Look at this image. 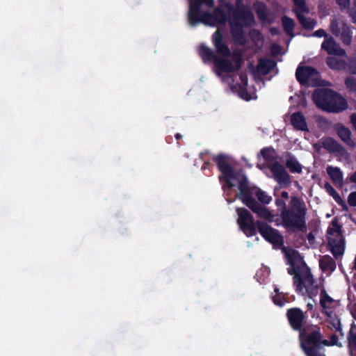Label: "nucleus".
<instances>
[{
	"mask_svg": "<svg viewBox=\"0 0 356 356\" xmlns=\"http://www.w3.org/2000/svg\"><path fill=\"white\" fill-rule=\"evenodd\" d=\"M313 328L314 330L309 333L305 342L302 344V350L306 356H325L321 351L323 346H338V337L333 334L330 336V340L328 341L323 338L318 325Z\"/></svg>",
	"mask_w": 356,
	"mask_h": 356,
	"instance_id": "nucleus-4",
	"label": "nucleus"
},
{
	"mask_svg": "<svg viewBox=\"0 0 356 356\" xmlns=\"http://www.w3.org/2000/svg\"><path fill=\"white\" fill-rule=\"evenodd\" d=\"M330 30L333 35L339 37L340 35L341 28L339 26V22L337 19H333L330 22Z\"/></svg>",
	"mask_w": 356,
	"mask_h": 356,
	"instance_id": "nucleus-42",
	"label": "nucleus"
},
{
	"mask_svg": "<svg viewBox=\"0 0 356 356\" xmlns=\"http://www.w3.org/2000/svg\"><path fill=\"white\" fill-rule=\"evenodd\" d=\"M236 211L238 216L237 223L248 237L254 236L257 229L259 233L267 241L273 244L282 241V236L277 229L261 220H257L255 222L253 216L245 208L237 207Z\"/></svg>",
	"mask_w": 356,
	"mask_h": 356,
	"instance_id": "nucleus-3",
	"label": "nucleus"
},
{
	"mask_svg": "<svg viewBox=\"0 0 356 356\" xmlns=\"http://www.w3.org/2000/svg\"><path fill=\"white\" fill-rule=\"evenodd\" d=\"M291 123L296 130L307 131V124L302 113L298 111L293 113L291 117Z\"/></svg>",
	"mask_w": 356,
	"mask_h": 356,
	"instance_id": "nucleus-22",
	"label": "nucleus"
},
{
	"mask_svg": "<svg viewBox=\"0 0 356 356\" xmlns=\"http://www.w3.org/2000/svg\"><path fill=\"white\" fill-rule=\"evenodd\" d=\"M212 161L216 163L220 172L218 179L222 184V189L224 192H230L235 186L234 181H236L238 182V192L237 193H241V188L243 186L248 188L252 198H254L253 196L255 195L261 204H268L271 202L272 197L270 195L257 186H252L244 173L234 168L228 155L224 153L213 155Z\"/></svg>",
	"mask_w": 356,
	"mask_h": 356,
	"instance_id": "nucleus-1",
	"label": "nucleus"
},
{
	"mask_svg": "<svg viewBox=\"0 0 356 356\" xmlns=\"http://www.w3.org/2000/svg\"><path fill=\"white\" fill-rule=\"evenodd\" d=\"M313 36L317 37V38H322L324 37L325 38H328L327 34L326 33L325 31L323 29H318L317 31H314L313 33Z\"/></svg>",
	"mask_w": 356,
	"mask_h": 356,
	"instance_id": "nucleus-51",
	"label": "nucleus"
},
{
	"mask_svg": "<svg viewBox=\"0 0 356 356\" xmlns=\"http://www.w3.org/2000/svg\"><path fill=\"white\" fill-rule=\"evenodd\" d=\"M270 33L273 35H278L279 34V30L277 28H275V27H273L270 29Z\"/></svg>",
	"mask_w": 356,
	"mask_h": 356,
	"instance_id": "nucleus-58",
	"label": "nucleus"
},
{
	"mask_svg": "<svg viewBox=\"0 0 356 356\" xmlns=\"http://www.w3.org/2000/svg\"><path fill=\"white\" fill-rule=\"evenodd\" d=\"M210 165H211V163L209 161H205L202 166V170H205L207 168H209Z\"/></svg>",
	"mask_w": 356,
	"mask_h": 356,
	"instance_id": "nucleus-60",
	"label": "nucleus"
},
{
	"mask_svg": "<svg viewBox=\"0 0 356 356\" xmlns=\"http://www.w3.org/2000/svg\"><path fill=\"white\" fill-rule=\"evenodd\" d=\"M276 63L270 58H260L257 67V72L262 75H267L275 67Z\"/></svg>",
	"mask_w": 356,
	"mask_h": 356,
	"instance_id": "nucleus-23",
	"label": "nucleus"
},
{
	"mask_svg": "<svg viewBox=\"0 0 356 356\" xmlns=\"http://www.w3.org/2000/svg\"><path fill=\"white\" fill-rule=\"evenodd\" d=\"M294 8L293 11L297 16V13H308L309 12V8L306 4L305 0H293Z\"/></svg>",
	"mask_w": 356,
	"mask_h": 356,
	"instance_id": "nucleus-36",
	"label": "nucleus"
},
{
	"mask_svg": "<svg viewBox=\"0 0 356 356\" xmlns=\"http://www.w3.org/2000/svg\"><path fill=\"white\" fill-rule=\"evenodd\" d=\"M231 33L234 40L240 44L245 42V35L243 30L244 26L240 22L234 23L233 20H230Z\"/></svg>",
	"mask_w": 356,
	"mask_h": 356,
	"instance_id": "nucleus-24",
	"label": "nucleus"
},
{
	"mask_svg": "<svg viewBox=\"0 0 356 356\" xmlns=\"http://www.w3.org/2000/svg\"><path fill=\"white\" fill-rule=\"evenodd\" d=\"M348 346L356 350V325L353 323L348 334Z\"/></svg>",
	"mask_w": 356,
	"mask_h": 356,
	"instance_id": "nucleus-37",
	"label": "nucleus"
},
{
	"mask_svg": "<svg viewBox=\"0 0 356 356\" xmlns=\"http://www.w3.org/2000/svg\"><path fill=\"white\" fill-rule=\"evenodd\" d=\"M323 147L330 152H339L341 145L332 138H327L322 143Z\"/></svg>",
	"mask_w": 356,
	"mask_h": 356,
	"instance_id": "nucleus-35",
	"label": "nucleus"
},
{
	"mask_svg": "<svg viewBox=\"0 0 356 356\" xmlns=\"http://www.w3.org/2000/svg\"><path fill=\"white\" fill-rule=\"evenodd\" d=\"M319 266L323 271H334L336 268V262L329 255H324L319 261Z\"/></svg>",
	"mask_w": 356,
	"mask_h": 356,
	"instance_id": "nucleus-30",
	"label": "nucleus"
},
{
	"mask_svg": "<svg viewBox=\"0 0 356 356\" xmlns=\"http://www.w3.org/2000/svg\"><path fill=\"white\" fill-rule=\"evenodd\" d=\"M280 46L276 44H274L271 47V51L273 54H278L280 51Z\"/></svg>",
	"mask_w": 356,
	"mask_h": 356,
	"instance_id": "nucleus-55",
	"label": "nucleus"
},
{
	"mask_svg": "<svg viewBox=\"0 0 356 356\" xmlns=\"http://www.w3.org/2000/svg\"><path fill=\"white\" fill-rule=\"evenodd\" d=\"M348 15L352 19V22L356 24V0H353L352 8L348 9Z\"/></svg>",
	"mask_w": 356,
	"mask_h": 356,
	"instance_id": "nucleus-46",
	"label": "nucleus"
},
{
	"mask_svg": "<svg viewBox=\"0 0 356 356\" xmlns=\"http://www.w3.org/2000/svg\"><path fill=\"white\" fill-rule=\"evenodd\" d=\"M332 227H330L327 229V234L333 235L336 233L335 236H343L342 234L341 226L339 224L337 218H334L332 221Z\"/></svg>",
	"mask_w": 356,
	"mask_h": 356,
	"instance_id": "nucleus-38",
	"label": "nucleus"
},
{
	"mask_svg": "<svg viewBox=\"0 0 356 356\" xmlns=\"http://www.w3.org/2000/svg\"><path fill=\"white\" fill-rule=\"evenodd\" d=\"M181 137H182V136H181L180 134H179V133H177V134H175V138H176L177 140H179L180 138H181Z\"/></svg>",
	"mask_w": 356,
	"mask_h": 356,
	"instance_id": "nucleus-63",
	"label": "nucleus"
},
{
	"mask_svg": "<svg viewBox=\"0 0 356 356\" xmlns=\"http://www.w3.org/2000/svg\"><path fill=\"white\" fill-rule=\"evenodd\" d=\"M206 25L217 26L224 25L227 19V15L221 7H217L213 13L204 12V19Z\"/></svg>",
	"mask_w": 356,
	"mask_h": 356,
	"instance_id": "nucleus-12",
	"label": "nucleus"
},
{
	"mask_svg": "<svg viewBox=\"0 0 356 356\" xmlns=\"http://www.w3.org/2000/svg\"><path fill=\"white\" fill-rule=\"evenodd\" d=\"M250 195V193L248 188L242 186L241 193H236V197L256 213L258 217L272 222L274 220L275 215L267 207L261 205L254 198H252Z\"/></svg>",
	"mask_w": 356,
	"mask_h": 356,
	"instance_id": "nucleus-6",
	"label": "nucleus"
},
{
	"mask_svg": "<svg viewBox=\"0 0 356 356\" xmlns=\"http://www.w3.org/2000/svg\"><path fill=\"white\" fill-rule=\"evenodd\" d=\"M212 43L216 49L218 56L222 58L232 56V53L228 44L224 41L222 32L218 29L212 35Z\"/></svg>",
	"mask_w": 356,
	"mask_h": 356,
	"instance_id": "nucleus-10",
	"label": "nucleus"
},
{
	"mask_svg": "<svg viewBox=\"0 0 356 356\" xmlns=\"http://www.w3.org/2000/svg\"><path fill=\"white\" fill-rule=\"evenodd\" d=\"M195 3H198L199 6H201L202 4L207 5L209 8H213L214 6V1L213 0H194Z\"/></svg>",
	"mask_w": 356,
	"mask_h": 356,
	"instance_id": "nucleus-48",
	"label": "nucleus"
},
{
	"mask_svg": "<svg viewBox=\"0 0 356 356\" xmlns=\"http://www.w3.org/2000/svg\"><path fill=\"white\" fill-rule=\"evenodd\" d=\"M287 259L288 264L298 268L302 271L301 273H302V275H305L306 269H309L305 262L303 257L296 250H293L291 254H287Z\"/></svg>",
	"mask_w": 356,
	"mask_h": 356,
	"instance_id": "nucleus-19",
	"label": "nucleus"
},
{
	"mask_svg": "<svg viewBox=\"0 0 356 356\" xmlns=\"http://www.w3.org/2000/svg\"><path fill=\"white\" fill-rule=\"evenodd\" d=\"M199 55L204 63L213 61L215 67L220 72L219 60L223 58L216 55L213 50L204 44H201L199 47Z\"/></svg>",
	"mask_w": 356,
	"mask_h": 356,
	"instance_id": "nucleus-15",
	"label": "nucleus"
},
{
	"mask_svg": "<svg viewBox=\"0 0 356 356\" xmlns=\"http://www.w3.org/2000/svg\"><path fill=\"white\" fill-rule=\"evenodd\" d=\"M336 131L337 136L340 138V139L347 145H350L352 143L351 140V131L348 128L342 124H339L336 128Z\"/></svg>",
	"mask_w": 356,
	"mask_h": 356,
	"instance_id": "nucleus-27",
	"label": "nucleus"
},
{
	"mask_svg": "<svg viewBox=\"0 0 356 356\" xmlns=\"http://www.w3.org/2000/svg\"><path fill=\"white\" fill-rule=\"evenodd\" d=\"M275 292L276 293V296H273V300L275 305L282 307L284 305L286 302L285 298L280 293V291L277 288L275 289Z\"/></svg>",
	"mask_w": 356,
	"mask_h": 356,
	"instance_id": "nucleus-41",
	"label": "nucleus"
},
{
	"mask_svg": "<svg viewBox=\"0 0 356 356\" xmlns=\"http://www.w3.org/2000/svg\"><path fill=\"white\" fill-rule=\"evenodd\" d=\"M333 90L329 88L316 89L312 94V99L316 106L324 111H336V108L330 106Z\"/></svg>",
	"mask_w": 356,
	"mask_h": 356,
	"instance_id": "nucleus-8",
	"label": "nucleus"
},
{
	"mask_svg": "<svg viewBox=\"0 0 356 356\" xmlns=\"http://www.w3.org/2000/svg\"><path fill=\"white\" fill-rule=\"evenodd\" d=\"M324 188L327 193L330 195L332 196L334 194L337 193V191L332 187V186L329 182H325L324 185Z\"/></svg>",
	"mask_w": 356,
	"mask_h": 356,
	"instance_id": "nucleus-50",
	"label": "nucleus"
},
{
	"mask_svg": "<svg viewBox=\"0 0 356 356\" xmlns=\"http://www.w3.org/2000/svg\"><path fill=\"white\" fill-rule=\"evenodd\" d=\"M307 238L309 242H312V241L314 240V235L312 234V232H309L307 234Z\"/></svg>",
	"mask_w": 356,
	"mask_h": 356,
	"instance_id": "nucleus-61",
	"label": "nucleus"
},
{
	"mask_svg": "<svg viewBox=\"0 0 356 356\" xmlns=\"http://www.w3.org/2000/svg\"><path fill=\"white\" fill-rule=\"evenodd\" d=\"M282 23L284 32L289 36L293 37V30L295 27V22L293 19L284 15L282 17Z\"/></svg>",
	"mask_w": 356,
	"mask_h": 356,
	"instance_id": "nucleus-34",
	"label": "nucleus"
},
{
	"mask_svg": "<svg viewBox=\"0 0 356 356\" xmlns=\"http://www.w3.org/2000/svg\"><path fill=\"white\" fill-rule=\"evenodd\" d=\"M299 23L305 30H312L317 24V22L311 17H307L302 13H297L296 16Z\"/></svg>",
	"mask_w": 356,
	"mask_h": 356,
	"instance_id": "nucleus-29",
	"label": "nucleus"
},
{
	"mask_svg": "<svg viewBox=\"0 0 356 356\" xmlns=\"http://www.w3.org/2000/svg\"><path fill=\"white\" fill-rule=\"evenodd\" d=\"M345 85L346 88L353 92H356V79L348 76L345 79Z\"/></svg>",
	"mask_w": 356,
	"mask_h": 356,
	"instance_id": "nucleus-43",
	"label": "nucleus"
},
{
	"mask_svg": "<svg viewBox=\"0 0 356 356\" xmlns=\"http://www.w3.org/2000/svg\"><path fill=\"white\" fill-rule=\"evenodd\" d=\"M340 31L341 40L343 44L350 45L352 42V31L349 25L346 23H343Z\"/></svg>",
	"mask_w": 356,
	"mask_h": 356,
	"instance_id": "nucleus-31",
	"label": "nucleus"
},
{
	"mask_svg": "<svg viewBox=\"0 0 356 356\" xmlns=\"http://www.w3.org/2000/svg\"><path fill=\"white\" fill-rule=\"evenodd\" d=\"M239 78L241 81V83H238L237 84L238 86V85L248 86V76L246 74H240Z\"/></svg>",
	"mask_w": 356,
	"mask_h": 356,
	"instance_id": "nucleus-53",
	"label": "nucleus"
},
{
	"mask_svg": "<svg viewBox=\"0 0 356 356\" xmlns=\"http://www.w3.org/2000/svg\"><path fill=\"white\" fill-rule=\"evenodd\" d=\"M337 3L339 6L341 10L348 8L350 0H336Z\"/></svg>",
	"mask_w": 356,
	"mask_h": 356,
	"instance_id": "nucleus-49",
	"label": "nucleus"
},
{
	"mask_svg": "<svg viewBox=\"0 0 356 356\" xmlns=\"http://www.w3.org/2000/svg\"><path fill=\"white\" fill-rule=\"evenodd\" d=\"M238 94L239 96L243 98V99H245L247 101H249L250 99V95H249L248 90H247V86H241L238 85Z\"/></svg>",
	"mask_w": 356,
	"mask_h": 356,
	"instance_id": "nucleus-45",
	"label": "nucleus"
},
{
	"mask_svg": "<svg viewBox=\"0 0 356 356\" xmlns=\"http://www.w3.org/2000/svg\"><path fill=\"white\" fill-rule=\"evenodd\" d=\"M326 65L332 70H341L346 68V62L333 56H329L325 60Z\"/></svg>",
	"mask_w": 356,
	"mask_h": 356,
	"instance_id": "nucleus-28",
	"label": "nucleus"
},
{
	"mask_svg": "<svg viewBox=\"0 0 356 356\" xmlns=\"http://www.w3.org/2000/svg\"><path fill=\"white\" fill-rule=\"evenodd\" d=\"M354 289L356 291V284L354 285Z\"/></svg>",
	"mask_w": 356,
	"mask_h": 356,
	"instance_id": "nucleus-64",
	"label": "nucleus"
},
{
	"mask_svg": "<svg viewBox=\"0 0 356 356\" xmlns=\"http://www.w3.org/2000/svg\"><path fill=\"white\" fill-rule=\"evenodd\" d=\"M350 120L353 129L356 131V113H353L350 115Z\"/></svg>",
	"mask_w": 356,
	"mask_h": 356,
	"instance_id": "nucleus-54",
	"label": "nucleus"
},
{
	"mask_svg": "<svg viewBox=\"0 0 356 356\" xmlns=\"http://www.w3.org/2000/svg\"><path fill=\"white\" fill-rule=\"evenodd\" d=\"M348 204L350 207H356V191L351 192L348 195Z\"/></svg>",
	"mask_w": 356,
	"mask_h": 356,
	"instance_id": "nucleus-47",
	"label": "nucleus"
},
{
	"mask_svg": "<svg viewBox=\"0 0 356 356\" xmlns=\"http://www.w3.org/2000/svg\"><path fill=\"white\" fill-rule=\"evenodd\" d=\"M321 49L329 55L346 57V50L342 49L332 36L325 38L321 44Z\"/></svg>",
	"mask_w": 356,
	"mask_h": 356,
	"instance_id": "nucleus-14",
	"label": "nucleus"
},
{
	"mask_svg": "<svg viewBox=\"0 0 356 356\" xmlns=\"http://www.w3.org/2000/svg\"><path fill=\"white\" fill-rule=\"evenodd\" d=\"M327 173L336 186H341L343 184V175L341 169L338 167L327 166Z\"/></svg>",
	"mask_w": 356,
	"mask_h": 356,
	"instance_id": "nucleus-25",
	"label": "nucleus"
},
{
	"mask_svg": "<svg viewBox=\"0 0 356 356\" xmlns=\"http://www.w3.org/2000/svg\"><path fill=\"white\" fill-rule=\"evenodd\" d=\"M204 13L201 10V6L194 1H191L188 20L191 26H196L198 23L202 22L205 24Z\"/></svg>",
	"mask_w": 356,
	"mask_h": 356,
	"instance_id": "nucleus-16",
	"label": "nucleus"
},
{
	"mask_svg": "<svg viewBox=\"0 0 356 356\" xmlns=\"http://www.w3.org/2000/svg\"><path fill=\"white\" fill-rule=\"evenodd\" d=\"M288 273L293 276V284L296 286V291L298 293H304V275L298 268L295 266H291L287 269Z\"/></svg>",
	"mask_w": 356,
	"mask_h": 356,
	"instance_id": "nucleus-21",
	"label": "nucleus"
},
{
	"mask_svg": "<svg viewBox=\"0 0 356 356\" xmlns=\"http://www.w3.org/2000/svg\"><path fill=\"white\" fill-rule=\"evenodd\" d=\"M325 314L327 316V322L331 325V327L334 329L336 332L340 333L341 335H343L341 320L338 315L333 312H325Z\"/></svg>",
	"mask_w": 356,
	"mask_h": 356,
	"instance_id": "nucleus-26",
	"label": "nucleus"
},
{
	"mask_svg": "<svg viewBox=\"0 0 356 356\" xmlns=\"http://www.w3.org/2000/svg\"><path fill=\"white\" fill-rule=\"evenodd\" d=\"M231 20H233L234 23L238 22L245 26H251L255 22L252 12L243 6L241 7L238 6L237 9L232 14Z\"/></svg>",
	"mask_w": 356,
	"mask_h": 356,
	"instance_id": "nucleus-11",
	"label": "nucleus"
},
{
	"mask_svg": "<svg viewBox=\"0 0 356 356\" xmlns=\"http://www.w3.org/2000/svg\"><path fill=\"white\" fill-rule=\"evenodd\" d=\"M287 320L291 327L296 331L299 332V339L300 341V348L302 344L305 342L307 336L309 333L314 330V327H317V325H306L304 323L306 319L305 314L298 307H293L288 309L286 314Z\"/></svg>",
	"mask_w": 356,
	"mask_h": 356,
	"instance_id": "nucleus-5",
	"label": "nucleus"
},
{
	"mask_svg": "<svg viewBox=\"0 0 356 356\" xmlns=\"http://www.w3.org/2000/svg\"><path fill=\"white\" fill-rule=\"evenodd\" d=\"M307 310H312L313 308H314V306H313V304L312 303H307Z\"/></svg>",
	"mask_w": 356,
	"mask_h": 356,
	"instance_id": "nucleus-62",
	"label": "nucleus"
},
{
	"mask_svg": "<svg viewBox=\"0 0 356 356\" xmlns=\"http://www.w3.org/2000/svg\"><path fill=\"white\" fill-rule=\"evenodd\" d=\"M275 179L280 184L288 186L291 182V177L287 173L284 166L279 162L275 161L270 167Z\"/></svg>",
	"mask_w": 356,
	"mask_h": 356,
	"instance_id": "nucleus-13",
	"label": "nucleus"
},
{
	"mask_svg": "<svg viewBox=\"0 0 356 356\" xmlns=\"http://www.w3.org/2000/svg\"><path fill=\"white\" fill-rule=\"evenodd\" d=\"M275 204L277 212L280 213L281 222L276 225H281L287 231L293 233L298 232L305 233L307 230L306 223V216L307 209L305 202L297 196H291L289 207H286L285 200L277 197Z\"/></svg>",
	"mask_w": 356,
	"mask_h": 356,
	"instance_id": "nucleus-2",
	"label": "nucleus"
},
{
	"mask_svg": "<svg viewBox=\"0 0 356 356\" xmlns=\"http://www.w3.org/2000/svg\"><path fill=\"white\" fill-rule=\"evenodd\" d=\"M286 166L292 173H301L302 165L297 159L292 155H289L286 161Z\"/></svg>",
	"mask_w": 356,
	"mask_h": 356,
	"instance_id": "nucleus-33",
	"label": "nucleus"
},
{
	"mask_svg": "<svg viewBox=\"0 0 356 356\" xmlns=\"http://www.w3.org/2000/svg\"><path fill=\"white\" fill-rule=\"evenodd\" d=\"M328 244L330 247V252L336 259L343 254L345 251V240L343 236L330 238Z\"/></svg>",
	"mask_w": 356,
	"mask_h": 356,
	"instance_id": "nucleus-18",
	"label": "nucleus"
},
{
	"mask_svg": "<svg viewBox=\"0 0 356 356\" xmlns=\"http://www.w3.org/2000/svg\"><path fill=\"white\" fill-rule=\"evenodd\" d=\"M349 72L351 74H356V58H353L350 60Z\"/></svg>",
	"mask_w": 356,
	"mask_h": 356,
	"instance_id": "nucleus-52",
	"label": "nucleus"
},
{
	"mask_svg": "<svg viewBox=\"0 0 356 356\" xmlns=\"http://www.w3.org/2000/svg\"><path fill=\"white\" fill-rule=\"evenodd\" d=\"M304 279V289L309 298L313 299L318 294L319 285L316 284L310 269H306Z\"/></svg>",
	"mask_w": 356,
	"mask_h": 356,
	"instance_id": "nucleus-17",
	"label": "nucleus"
},
{
	"mask_svg": "<svg viewBox=\"0 0 356 356\" xmlns=\"http://www.w3.org/2000/svg\"><path fill=\"white\" fill-rule=\"evenodd\" d=\"M350 314L354 319L356 320V303L352 305L350 307Z\"/></svg>",
	"mask_w": 356,
	"mask_h": 356,
	"instance_id": "nucleus-56",
	"label": "nucleus"
},
{
	"mask_svg": "<svg viewBox=\"0 0 356 356\" xmlns=\"http://www.w3.org/2000/svg\"><path fill=\"white\" fill-rule=\"evenodd\" d=\"M334 302V300L327 293L325 289H323L321 291V299H320V304L321 307L323 309H325L327 308V302L328 303H332Z\"/></svg>",
	"mask_w": 356,
	"mask_h": 356,
	"instance_id": "nucleus-40",
	"label": "nucleus"
},
{
	"mask_svg": "<svg viewBox=\"0 0 356 356\" xmlns=\"http://www.w3.org/2000/svg\"><path fill=\"white\" fill-rule=\"evenodd\" d=\"M234 57V62L229 59V58H223L222 60H218L220 65V72L225 73H232L238 72L243 63V56L239 52L234 51L232 53Z\"/></svg>",
	"mask_w": 356,
	"mask_h": 356,
	"instance_id": "nucleus-9",
	"label": "nucleus"
},
{
	"mask_svg": "<svg viewBox=\"0 0 356 356\" xmlns=\"http://www.w3.org/2000/svg\"><path fill=\"white\" fill-rule=\"evenodd\" d=\"M254 10L259 20L265 22L268 18V10L266 5L263 1H257L254 3Z\"/></svg>",
	"mask_w": 356,
	"mask_h": 356,
	"instance_id": "nucleus-32",
	"label": "nucleus"
},
{
	"mask_svg": "<svg viewBox=\"0 0 356 356\" xmlns=\"http://www.w3.org/2000/svg\"><path fill=\"white\" fill-rule=\"evenodd\" d=\"M289 197V193L286 191H282L281 195L279 198H282V200H287Z\"/></svg>",
	"mask_w": 356,
	"mask_h": 356,
	"instance_id": "nucleus-57",
	"label": "nucleus"
},
{
	"mask_svg": "<svg viewBox=\"0 0 356 356\" xmlns=\"http://www.w3.org/2000/svg\"><path fill=\"white\" fill-rule=\"evenodd\" d=\"M350 181L353 183L356 184V171L351 175L350 177Z\"/></svg>",
	"mask_w": 356,
	"mask_h": 356,
	"instance_id": "nucleus-59",
	"label": "nucleus"
},
{
	"mask_svg": "<svg viewBox=\"0 0 356 356\" xmlns=\"http://www.w3.org/2000/svg\"><path fill=\"white\" fill-rule=\"evenodd\" d=\"M332 197L335 200V202L340 207H341L342 210L348 211V208L347 204H346L345 201L343 200V198L340 196V195L337 192L335 194H334Z\"/></svg>",
	"mask_w": 356,
	"mask_h": 356,
	"instance_id": "nucleus-44",
	"label": "nucleus"
},
{
	"mask_svg": "<svg viewBox=\"0 0 356 356\" xmlns=\"http://www.w3.org/2000/svg\"><path fill=\"white\" fill-rule=\"evenodd\" d=\"M330 101V106L335 107L336 111H330V113H338L348 108V102L337 92L332 91Z\"/></svg>",
	"mask_w": 356,
	"mask_h": 356,
	"instance_id": "nucleus-20",
	"label": "nucleus"
},
{
	"mask_svg": "<svg viewBox=\"0 0 356 356\" xmlns=\"http://www.w3.org/2000/svg\"><path fill=\"white\" fill-rule=\"evenodd\" d=\"M296 77L302 86H307L310 84L312 86H316L319 85L320 74L312 66H298L296 71Z\"/></svg>",
	"mask_w": 356,
	"mask_h": 356,
	"instance_id": "nucleus-7",
	"label": "nucleus"
},
{
	"mask_svg": "<svg viewBox=\"0 0 356 356\" xmlns=\"http://www.w3.org/2000/svg\"><path fill=\"white\" fill-rule=\"evenodd\" d=\"M261 154L263 158L268 161L275 160V149L273 147H264L261 150Z\"/></svg>",
	"mask_w": 356,
	"mask_h": 356,
	"instance_id": "nucleus-39",
	"label": "nucleus"
}]
</instances>
